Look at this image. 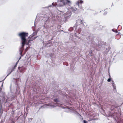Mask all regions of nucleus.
<instances>
[{"instance_id": "4", "label": "nucleus", "mask_w": 123, "mask_h": 123, "mask_svg": "<svg viewBox=\"0 0 123 123\" xmlns=\"http://www.w3.org/2000/svg\"><path fill=\"white\" fill-rule=\"evenodd\" d=\"M76 23L78 24L79 23L81 24L82 23V21L80 19H79L77 21Z\"/></svg>"}, {"instance_id": "12", "label": "nucleus", "mask_w": 123, "mask_h": 123, "mask_svg": "<svg viewBox=\"0 0 123 123\" xmlns=\"http://www.w3.org/2000/svg\"><path fill=\"white\" fill-rule=\"evenodd\" d=\"M84 123H87V122L85 120H84Z\"/></svg>"}, {"instance_id": "15", "label": "nucleus", "mask_w": 123, "mask_h": 123, "mask_svg": "<svg viewBox=\"0 0 123 123\" xmlns=\"http://www.w3.org/2000/svg\"><path fill=\"white\" fill-rule=\"evenodd\" d=\"M49 7H52V6L51 5H50V6H49Z\"/></svg>"}, {"instance_id": "7", "label": "nucleus", "mask_w": 123, "mask_h": 123, "mask_svg": "<svg viewBox=\"0 0 123 123\" xmlns=\"http://www.w3.org/2000/svg\"><path fill=\"white\" fill-rule=\"evenodd\" d=\"M34 34L33 33L31 35L29 36V37L30 38H31L33 37V36H34Z\"/></svg>"}, {"instance_id": "6", "label": "nucleus", "mask_w": 123, "mask_h": 123, "mask_svg": "<svg viewBox=\"0 0 123 123\" xmlns=\"http://www.w3.org/2000/svg\"><path fill=\"white\" fill-rule=\"evenodd\" d=\"M57 4L56 3H52V5L55 6H56L57 5Z\"/></svg>"}, {"instance_id": "2", "label": "nucleus", "mask_w": 123, "mask_h": 123, "mask_svg": "<svg viewBox=\"0 0 123 123\" xmlns=\"http://www.w3.org/2000/svg\"><path fill=\"white\" fill-rule=\"evenodd\" d=\"M70 3V1L68 0H60L59 5L60 6H62L66 4Z\"/></svg>"}, {"instance_id": "11", "label": "nucleus", "mask_w": 123, "mask_h": 123, "mask_svg": "<svg viewBox=\"0 0 123 123\" xmlns=\"http://www.w3.org/2000/svg\"><path fill=\"white\" fill-rule=\"evenodd\" d=\"M107 81L108 82H109L111 81V79L110 78H109L107 80Z\"/></svg>"}, {"instance_id": "9", "label": "nucleus", "mask_w": 123, "mask_h": 123, "mask_svg": "<svg viewBox=\"0 0 123 123\" xmlns=\"http://www.w3.org/2000/svg\"><path fill=\"white\" fill-rule=\"evenodd\" d=\"M113 86L114 89L116 88V86L115 85V84H113Z\"/></svg>"}, {"instance_id": "16", "label": "nucleus", "mask_w": 123, "mask_h": 123, "mask_svg": "<svg viewBox=\"0 0 123 123\" xmlns=\"http://www.w3.org/2000/svg\"><path fill=\"white\" fill-rule=\"evenodd\" d=\"M12 71L10 73H9V74H8V75H7V76H8V75H9V74L11 73Z\"/></svg>"}, {"instance_id": "17", "label": "nucleus", "mask_w": 123, "mask_h": 123, "mask_svg": "<svg viewBox=\"0 0 123 123\" xmlns=\"http://www.w3.org/2000/svg\"><path fill=\"white\" fill-rule=\"evenodd\" d=\"M112 31H114V30L113 29H112Z\"/></svg>"}, {"instance_id": "13", "label": "nucleus", "mask_w": 123, "mask_h": 123, "mask_svg": "<svg viewBox=\"0 0 123 123\" xmlns=\"http://www.w3.org/2000/svg\"><path fill=\"white\" fill-rule=\"evenodd\" d=\"M55 102H57L58 101V100L57 99H55Z\"/></svg>"}, {"instance_id": "1", "label": "nucleus", "mask_w": 123, "mask_h": 123, "mask_svg": "<svg viewBox=\"0 0 123 123\" xmlns=\"http://www.w3.org/2000/svg\"><path fill=\"white\" fill-rule=\"evenodd\" d=\"M19 35L20 36L21 38V43L22 47L20 48L19 51L20 52V54L21 55L23 48L25 43L26 42L25 37L28 36V33L25 32H22L19 34Z\"/></svg>"}, {"instance_id": "8", "label": "nucleus", "mask_w": 123, "mask_h": 123, "mask_svg": "<svg viewBox=\"0 0 123 123\" xmlns=\"http://www.w3.org/2000/svg\"><path fill=\"white\" fill-rule=\"evenodd\" d=\"M49 106L50 107H51V108L53 107H54L55 106H54V105H49Z\"/></svg>"}, {"instance_id": "10", "label": "nucleus", "mask_w": 123, "mask_h": 123, "mask_svg": "<svg viewBox=\"0 0 123 123\" xmlns=\"http://www.w3.org/2000/svg\"><path fill=\"white\" fill-rule=\"evenodd\" d=\"M35 38H32L30 40H29V41H28V43H29L30 41H32L33 40H34V39H35Z\"/></svg>"}, {"instance_id": "14", "label": "nucleus", "mask_w": 123, "mask_h": 123, "mask_svg": "<svg viewBox=\"0 0 123 123\" xmlns=\"http://www.w3.org/2000/svg\"><path fill=\"white\" fill-rule=\"evenodd\" d=\"M107 13V12H105L104 13V15H105Z\"/></svg>"}, {"instance_id": "5", "label": "nucleus", "mask_w": 123, "mask_h": 123, "mask_svg": "<svg viewBox=\"0 0 123 123\" xmlns=\"http://www.w3.org/2000/svg\"><path fill=\"white\" fill-rule=\"evenodd\" d=\"M82 2L83 1H82L79 0L78 1L77 3H76V4L78 5L79 4H81Z\"/></svg>"}, {"instance_id": "18", "label": "nucleus", "mask_w": 123, "mask_h": 123, "mask_svg": "<svg viewBox=\"0 0 123 123\" xmlns=\"http://www.w3.org/2000/svg\"><path fill=\"white\" fill-rule=\"evenodd\" d=\"M19 68H20V67H19V68H18L19 69Z\"/></svg>"}, {"instance_id": "3", "label": "nucleus", "mask_w": 123, "mask_h": 123, "mask_svg": "<svg viewBox=\"0 0 123 123\" xmlns=\"http://www.w3.org/2000/svg\"><path fill=\"white\" fill-rule=\"evenodd\" d=\"M1 89L0 88V96L2 97L3 98V100H4L5 99L4 98V93L1 91Z\"/></svg>"}]
</instances>
